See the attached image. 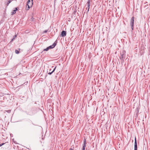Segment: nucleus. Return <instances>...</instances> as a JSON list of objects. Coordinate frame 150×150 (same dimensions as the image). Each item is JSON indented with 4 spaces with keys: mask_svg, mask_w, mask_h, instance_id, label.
<instances>
[{
    "mask_svg": "<svg viewBox=\"0 0 150 150\" xmlns=\"http://www.w3.org/2000/svg\"><path fill=\"white\" fill-rule=\"evenodd\" d=\"M33 5V0H28L27 3V5L26 7V10H28Z\"/></svg>",
    "mask_w": 150,
    "mask_h": 150,
    "instance_id": "obj_1",
    "label": "nucleus"
},
{
    "mask_svg": "<svg viewBox=\"0 0 150 150\" xmlns=\"http://www.w3.org/2000/svg\"><path fill=\"white\" fill-rule=\"evenodd\" d=\"M125 51L123 50L122 52L120 53L121 56L120 57V59L122 61H123L125 57Z\"/></svg>",
    "mask_w": 150,
    "mask_h": 150,
    "instance_id": "obj_2",
    "label": "nucleus"
},
{
    "mask_svg": "<svg viewBox=\"0 0 150 150\" xmlns=\"http://www.w3.org/2000/svg\"><path fill=\"white\" fill-rule=\"evenodd\" d=\"M134 17H132L130 21V25L131 27L132 30L134 28Z\"/></svg>",
    "mask_w": 150,
    "mask_h": 150,
    "instance_id": "obj_3",
    "label": "nucleus"
},
{
    "mask_svg": "<svg viewBox=\"0 0 150 150\" xmlns=\"http://www.w3.org/2000/svg\"><path fill=\"white\" fill-rule=\"evenodd\" d=\"M57 40H56L52 45L48 47L49 49L54 48L57 45Z\"/></svg>",
    "mask_w": 150,
    "mask_h": 150,
    "instance_id": "obj_4",
    "label": "nucleus"
},
{
    "mask_svg": "<svg viewBox=\"0 0 150 150\" xmlns=\"http://www.w3.org/2000/svg\"><path fill=\"white\" fill-rule=\"evenodd\" d=\"M134 150H137V140L136 137L135 138L134 145Z\"/></svg>",
    "mask_w": 150,
    "mask_h": 150,
    "instance_id": "obj_5",
    "label": "nucleus"
},
{
    "mask_svg": "<svg viewBox=\"0 0 150 150\" xmlns=\"http://www.w3.org/2000/svg\"><path fill=\"white\" fill-rule=\"evenodd\" d=\"M67 34V32L63 30L62 31L61 36L62 37H64L66 36Z\"/></svg>",
    "mask_w": 150,
    "mask_h": 150,
    "instance_id": "obj_6",
    "label": "nucleus"
},
{
    "mask_svg": "<svg viewBox=\"0 0 150 150\" xmlns=\"http://www.w3.org/2000/svg\"><path fill=\"white\" fill-rule=\"evenodd\" d=\"M90 2L91 0H88V1L86 3V5L87 6V7L88 8V11H89V9L90 8Z\"/></svg>",
    "mask_w": 150,
    "mask_h": 150,
    "instance_id": "obj_7",
    "label": "nucleus"
},
{
    "mask_svg": "<svg viewBox=\"0 0 150 150\" xmlns=\"http://www.w3.org/2000/svg\"><path fill=\"white\" fill-rule=\"evenodd\" d=\"M19 9L18 7H16L15 8V9L13 10L12 13V15H13L16 13V11H17Z\"/></svg>",
    "mask_w": 150,
    "mask_h": 150,
    "instance_id": "obj_8",
    "label": "nucleus"
},
{
    "mask_svg": "<svg viewBox=\"0 0 150 150\" xmlns=\"http://www.w3.org/2000/svg\"><path fill=\"white\" fill-rule=\"evenodd\" d=\"M84 144L83 146V147L84 146V148H85V147L86 146V140L85 139H84Z\"/></svg>",
    "mask_w": 150,
    "mask_h": 150,
    "instance_id": "obj_9",
    "label": "nucleus"
},
{
    "mask_svg": "<svg viewBox=\"0 0 150 150\" xmlns=\"http://www.w3.org/2000/svg\"><path fill=\"white\" fill-rule=\"evenodd\" d=\"M135 112L136 113V114H137L139 113V108H137L136 109Z\"/></svg>",
    "mask_w": 150,
    "mask_h": 150,
    "instance_id": "obj_10",
    "label": "nucleus"
},
{
    "mask_svg": "<svg viewBox=\"0 0 150 150\" xmlns=\"http://www.w3.org/2000/svg\"><path fill=\"white\" fill-rule=\"evenodd\" d=\"M12 0H9L8 1V3L6 4V5L7 6H8L9 4L11 2Z\"/></svg>",
    "mask_w": 150,
    "mask_h": 150,
    "instance_id": "obj_11",
    "label": "nucleus"
},
{
    "mask_svg": "<svg viewBox=\"0 0 150 150\" xmlns=\"http://www.w3.org/2000/svg\"><path fill=\"white\" fill-rule=\"evenodd\" d=\"M15 52L16 54H18L19 53V52L18 50H16L15 51Z\"/></svg>",
    "mask_w": 150,
    "mask_h": 150,
    "instance_id": "obj_12",
    "label": "nucleus"
},
{
    "mask_svg": "<svg viewBox=\"0 0 150 150\" xmlns=\"http://www.w3.org/2000/svg\"><path fill=\"white\" fill-rule=\"evenodd\" d=\"M49 49L48 47L44 49V51H47Z\"/></svg>",
    "mask_w": 150,
    "mask_h": 150,
    "instance_id": "obj_13",
    "label": "nucleus"
},
{
    "mask_svg": "<svg viewBox=\"0 0 150 150\" xmlns=\"http://www.w3.org/2000/svg\"><path fill=\"white\" fill-rule=\"evenodd\" d=\"M5 111L7 112L8 113H10L11 112V110H6V111Z\"/></svg>",
    "mask_w": 150,
    "mask_h": 150,
    "instance_id": "obj_14",
    "label": "nucleus"
},
{
    "mask_svg": "<svg viewBox=\"0 0 150 150\" xmlns=\"http://www.w3.org/2000/svg\"><path fill=\"white\" fill-rule=\"evenodd\" d=\"M48 30H45L43 31V33H46L48 32Z\"/></svg>",
    "mask_w": 150,
    "mask_h": 150,
    "instance_id": "obj_15",
    "label": "nucleus"
},
{
    "mask_svg": "<svg viewBox=\"0 0 150 150\" xmlns=\"http://www.w3.org/2000/svg\"><path fill=\"white\" fill-rule=\"evenodd\" d=\"M56 67H55L54 68V69H53V70L52 71V72H54V71H55V69H56Z\"/></svg>",
    "mask_w": 150,
    "mask_h": 150,
    "instance_id": "obj_16",
    "label": "nucleus"
},
{
    "mask_svg": "<svg viewBox=\"0 0 150 150\" xmlns=\"http://www.w3.org/2000/svg\"><path fill=\"white\" fill-rule=\"evenodd\" d=\"M53 72H52V71L51 72H50L48 73V74L49 75H51Z\"/></svg>",
    "mask_w": 150,
    "mask_h": 150,
    "instance_id": "obj_17",
    "label": "nucleus"
},
{
    "mask_svg": "<svg viewBox=\"0 0 150 150\" xmlns=\"http://www.w3.org/2000/svg\"><path fill=\"white\" fill-rule=\"evenodd\" d=\"M4 144H5V143H2L1 144H0V147L1 146H2L4 145Z\"/></svg>",
    "mask_w": 150,
    "mask_h": 150,
    "instance_id": "obj_18",
    "label": "nucleus"
},
{
    "mask_svg": "<svg viewBox=\"0 0 150 150\" xmlns=\"http://www.w3.org/2000/svg\"><path fill=\"white\" fill-rule=\"evenodd\" d=\"M85 148H84V146L83 147H82V150H85Z\"/></svg>",
    "mask_w": 150,
    "mask_h": 150,
    "instance_id": "obj_19",
    "label": "nucleus"
},
{
    "mask_svg": "<svg viewBox=\"0 0 150 150\" xmlns=\"http://www.w3.org/2000/svg\"><path fill=\"white\" fill-rule=\"evenodd\" d=\"M69 150H74V149L71 148L69 149Z\"/></svg>",
    "mask_w": 150,
    "mask_h": 150,
    "instance_id": "obj_20",
    "label": "nucleus"
},
{
    "mask_svg": "<svg viewBox=\"0 0 150 150\" xmlns=\"http://www.w3.org/2000/svg\"><path fill=\"white\" fill-rule=\"evenodd\" d=\"M14 39V37H13V38L12 39V40H11V42L13 41Z\"/></svg>",
    "mask_w": 150,
    "mask_h": 150,
    "instance_id": "obj_21",
    "label": "nucleus"
},
{
    "mask_svg": "<svg viewBox=\"0 0 150 150\" xmlns=\"http://www.w3.org/2000/svg\"><path fill=\"white\" fill-rule=\"evenodd\" d=\"M16 37H17L16 35H14V38H16Z\"/></svg>",
    "mask_w": 150,
    "mask_h": 150,
    "instance_id": "obj_22",
    "label": "nucleus"
},
{
    "mask_svg": "<svg viewBox=\"0 0 150 150\" xmlns=\"http://www.w3.org/2000/svg\"><path fill=\"white\" fill-rule=\"evenodd\" d=\"M49 71H51V69H50V70H49Z\"/></svg>",
    "mask_w": 150,
    "mask_h": 150,
    "instance_id": "obj_23",
    "label": "nucleus"
},
{
    "mask_svg": "<svg viewBox=\"0 0 150 150\" xmlns=\"http://www.w3.org/2000/svg\"><path fill=\"white\" fill-rule=\"evenodd\" d=\"M54 67V66H52V68H53Z\"/></svg>",
    "mask_w": 150,
    "mask_h": 150,
    "instance_id": "obj_24",
    "label": "nucleus"
},
{
    "mask_svg": "<svg viewBox=\"0 0 150 150\" xmlns=\"http://www.w3.org/2000/svg\"><path fill=\"white\" fill-rule=\"evenodd\" d=\"M32 124H33V125H34V124H33V123H32Z\"/></svg>",
    "mask_w": 150,
    "mask_h": 150,
    "instance_id": "obj_25",
    "label": "nucleus"
}]
</instances>
